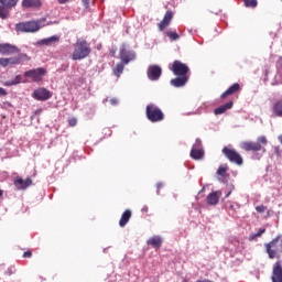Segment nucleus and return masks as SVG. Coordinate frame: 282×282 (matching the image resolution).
I'll return each instance as SVG.
<instances>
[{"instance_id": "16", "label": "nucleus", "mask_w": 282, "mask_h": 282, "mask_svg": "<svg viewBox=\"0 0 282 282\" xmlns=\"http://www.w3.org/2000/svg\"><path fill=\"white\" fill-rule=\"evenodd\" d=\"M0 54H19V48L11 44H0Z\"/></svg>"}, {"instance_id": "10", "label": "nucleus", "mask_w": 282, "mask_h": 282, "mask_svg": "<svg viewBox=\"0 0 282 282\" xmlns=\"http://www.w3.org/2000/svg\"><path fill=\"white\" fill-rule=\"evenodd\" d=\"M119 57L121 59V63L124 65H128V63H131V61H135V53L133 51L127 50V45H121Z\"/></svg>"}, {"instance_id": "42", "label": "nucleus", "mask_w": 282, "mask_h": 282, "mask_svg": "<svg viewBox=\"0 0 282 282\" xmlns=\"http://www.w3.org/2000/svg\"><path fill=\"white\" fill-rule=\"evenodd\" d=\"M162 186H164L162 183H158L156 184V188L160 191L162 188Z\"/></svg>"}, {"instance_id": "6", "label": "nucleus", "mask_w": 282, "mask_h": 282, "mask_svg": "<svg viewBox=\"0 0 282 282\" xmlns=\"http://www.w3.org/2000/svg\"><path fill=\"white\" fill-rule=\"evenodd\" d=\"M17 32H39L41 30V21L20 22L15 25Z\"/></svg>"}, {"instance_id": "1", "label": "nucleus", "mask_w": 282, "mask_h": 282, "mask_svg": "<svg viewBox=\"0 0 282 282\" xmlns=\"http://www.w3.org/2000/svg\"><path fill=\"white\" fill-rule=\"evenodd\" d=\"M170 69L172 74L176 76L170 82L172 87H184V85L188 83V78H189L188 74H191V68L188 67V65L176 59L173 62Z\"/></svg>"}, {"instance_id": "34", "label": "nucleus", "mask_w": 282, "mask_h": 282, "mask_svg": "<svg viewBox=\"0 0 282 282\" xmlns=\"http://www.w3.org/2000/svg\"><path fill=\"white\" fill-rule=\"evenodd\" d=\"M76 124H78V119H76L75 117L68 119L69 127H76Z\"/></svg>"}, {"instance_id": "36", "label": "nucleus", "mask_w": 282, "mask_h": 282, "mask_svg": "<svg viewBox=\"0 0 282 282\" xmlns=\"http://www.w3.org/2000/svg\"><path fill=\"white\" fill-rule=\"evenodd\" d=\"M24 259H32V251L28 250L23 253Z\"/></svg>"}, {"instance_id": "14", "label": "nucleus", "mask_w": 282, "mask_h": 282, "mask_svg": "<svg viewBox=\"0 0 282 282\" xmlns=\"http://www.w3.org/2000/svg\"><path fill=\"white\" fill-rule=\"evenodd\" d=\"M13 184L17 191H25V188L32 186V178L28 177L25 180H22L21 177L18 176L14 178Z\"/></svg>"}, {"instance_id": "4", "label": "nucleus", "mask_w": 282, "mask_h": 282, "mask_svg": "<svg viewBox=\"0 0 282 282\" xmlns=\"http://www.w3.org/2000/svg\"><path fill=\"white\" fill-rule=\"evenodd\" d=\"M269 259H281L282 235L276 236L273 240L264 245Z\"/></svg>"}, {"instance_id": "31", "label": "nucleus", "mask_w": 282, "mask_h": 282, "mask_svg": "<svg viewBox=\"0 0 282 282\" xmlns=\"http://www.w3.org/2000/svg\"><path fill=\"white\" fill-rule=\"evenodd\" d=\"M246 8H257V0H243Z\"/></svg>"}, {"instance_id": "37", "label": "nucleus", "mask_w": 282, "mask_h": 282, "mask_svg": "<svg viewBox=\"0 0 282 282\" xmlns=\"http://www.w3.org/2000/svg\"><path fill=\"white\" fill-rule=\"evenodd\" d=\"M0 96H8V90L4 88L0 87Z\"/></svg>"}, {"instance_id": "24", "label": "nucleus", "mask_w": 282, "mask_h": 282, "mask_svg": "<svg viewBox=\"0 0 282 282\" xmlns=\"http://www.w3.org/2000/svg\"><path fill=\"white\" fill-rule=\"evenodd\" d=\"M58 41H61V36L58 35H53L51 37H46V39H43L41 40V44L42 45H52V43H58Z\"/></svg>"}, {"instance_id": "27", "label": "nucleus", "mask_w": 282, "mask_h": 282, "mask_svg": "<svg viewBox=\"0 0 282 282\" xmlns=\"http://www.w3.org/2000/svg\"><path fill=\"white\" fill-rule=\"evenodd\" d=\"M23 80L21 75H17L13 80L4 82V87H12L13 85H19Z\"/></svg>"}, {"instance_id": "2", "label": "nucleus", "mask_w": 282, "mask_h": 282, "mask_svg": "<svg viewBox=\"0 0 282 282\" xmlns=\"http://www.w3.org/2000/svg\"><path fill=\"white\" fill-rule=\"evenodd\" d=\"M265 147H268V137L265 135L258 137L256 141H243L240 143L242 151H252V153H259V151L265 153Z\"/></svg>"}, {"instance_id": "44", "label": "nucleus", "mask_w": 282, "mask_h": 282, "mask_svg": "<svg viewBox=\"0 0 282 282\" xmlns=\"http://www.w3.org/2000/svg\"><path fill=\"white\" fill-rule=\"evenodd\" d=\"M67 1H69V0H58V3H67Z\"/></svg>"}, {"instance_id": "20", "label": "nucleus", "mask_w": 282, "mask_h": 282, "mask_svg": "<svg viewBox=\"0 0 282 282\" xmlns=\"http://www.w3.org/2000/svg\"><path fill=\"white\" fill-rule=\"evenodd\" d=\"M207 204L209 206H217V204H219V193L218 192H212L207 196Z\"/></svg>"}, {"instance_id": "29", "label": "nucleus", "mask_w": 282, "mask_h": 282, "mask_svg": "<svg viewBox=\"0 0 282 282\" xmlns=\"http://www.w3.org/2000/svg\"><path fill=\"white\" fill-rule=\"evenodd\" d=\"M264 232H265V228H260L257 234H252L249 237V241H254L257 237H261V235H263Z\"/></svg>"}, {"instance_id": "18", "label": "nucleus", "mask_w": 282, "mask_h": 282, "mask_svg": "<svg viewBox=\"0 0 282 282\" xmlns=\"http://www.w3.org/2000/svg\"><path fill=\"white\" fill-rule=\"evenodd\" d=\"M129 219H131V209H126L122 213L121 218L119 220L120 228H124V226H127V224H129Z\"/></svg>"}, {"instance_id": "47", "label": "nucleus", "mask_w": 282, "mask_h": 282, "mask_svg": "<svg viewBox=\"0 0 282 282\" xmlns=\"http://www.w3.org/2000/svg\"><path fill=\"white\" fill-rule=\"evenodd\" d=\"M230 209H231V210H235V205H230Z\"/></svg>"}, {"instance_id": "39", "label": "nucleus", "mask_w": 282, "mask_h": 282, "mask_svg": "<svg viewBox=\"0 0 282 282\" xmlns=\"http://www.w3.org/2000/svg\"><path fill=\"white\" fill-rule=\"evenodd\" d=\"M89 3H91V0H83V4L85 8H89Z\"/></svg>"}, {"instance_id": "3", "label": "nucleus", "mask_w": 282, "mask_h": 282, "mask_svg": "<svg viewBox=\"0 0 282 282\" xmlns=\"http://www.w3.org/2000/svg\"><path fill=\"white\" fill-rule=\"evenodd\" d=\"M91 54V46L86 40L78 39L74 44V51L72 53L73 61H83Z\"/></svg>"}, {"instance_id": "26", "label": "nucleus", "mask_w": 282, "mask_h": 282, "mask_svg": "<svg viewBox=\"0 0 282 282\" xmlns=\"http://www.w3.org/2000/svg\"><path fill=\"white\" fill-rule=\"evenodd\" d=\"M123 72H124V63L123 62L117 64V66L112 69L113 75L117 76L118 78H120V75Z\"/></svg>"}, {"instance_id": "35", "label": "nucleus", "mask_w": 282, "mask_h": 282, "mask_svg": "<svg viewBox=\"0 0 282 282\" xmlns=\"http://www.w3.org/2000/svg\"><path fill=\"white\" fill-rule=\"evenodd\" d=\"M257 213H264L268 210V207L265 205H259L256 207Z\"/></svg>"}, {"instance_id": "33", "label": "nucleus", "mask_w": 282, "mask_h": 282, "mask_svg": "<svg viewBox=\"0 0 282 282\" xmlns=\"http://www.w3.org/2000/svg\"><path fill=\"white\" fill-rule=\"evenodd\" d=\"M0 65H1V67H8V65H10L9 58L1 57Z\"/></svg>"}, {"instance_id": "28", "label": "nucleus", "mask_w": 282, "mask_h": 282, "mask_svg": "<svg viewBox=\"0 0 282 282\" xmlns=\"http://www.w3.org/2000/svg\"><path fill=\"white\" fill-rule=\"evenodd\" d=\"M23 61V55L17 57H9V65H21Z\"/></svg>"}, {"instance_id": "38", "label": "nucleus", "mask_w": 282, "mask_h": 282, "mask_svg": "<svg viewBox=\"0 0 282 282\" xmlns=\"http://www.w3.org/2000/svg\"><path fill=\"white\" fill-rule=\"evenodd\" d=\"M43 113V108H39L34 111V116H41Z\"/></svg>"}, {"instance_id": "13", "label": "nucleus", "mask_w": 282, "mask_h": 282, "mask_svg": "<svg viewBox=\"0 0 282 282\" xmlns=\"http://www.w3.org/2000/svg\"><path fill=\"white\" fill-rule=\"evenodd\" d=\"M271 281L272 282H282V262H281V260H278L273 265Z\"/></svg>"}, {"instance_id": "23", "label": "nucleus", "mask_w": 282, "mask_h": 282, "mask_svg": "<svg viewBox=\"0 0 282 282\" xmlns=\"http://www.w3.org/2000/svg\"><path fill=\"white\" fill-rule=\"evenodd\" d=\"M191 158L193 160H202V158H204V150L203 149H197V148H192Z\"/></svg>"}, {"instance_id": "40", "label": "nucleus", "mask_w": 282, "mask_h": 282, "mask_svg": "<svg viewBox=\"0 0 282 282\" xmlns=\"http://www.w3.org/2000/svg\"><path fill=\"white\" fill-rule=\"evenodd\" d=\"M118 102H119L118 98L110 99V104L113 105V106L118 105Z\"/></svg>"}, {"instance_id": "12", "label": "nucleus", "mask_w": 282, "mask_h": 282, "mask_svg": "<svg viewBox=\"0 0 282 282\" xmlns=\"http://www.w3.org/2000/svg\"><path fill=\"white\" fill-rule=\"evenodd\" d=\"M149 80H160V76H162V67L158 65H150L147 72Z\"/></svg>"}, {"instance_id": "30", "label": "nucleus", "mask_w": 282, "mask_h": 282, "mask_svg": "<svg viewBox=\"0 0 282 282\" xmlns=\"http://www.w3.org/2000/svg\"><path fill=\"white\" fill-rule=\"evenodd\" d=\"M166 36L172 41H177V39H180V34L176 31H167Z\"/></svg>"}, {"instance_id": "11", "label": "nucleus", "mask_w": 282, "mask_h": 282, "mask_svg": "<svg viewBox=\"0 0 282 282\" xmlns=\"http://www.w3.org/2000/svg\"><path fill=\"white\" fill-rule=\"evenodd\" d=\"M32 97L34 98V100L45 101L52 98V93H50V90H47L46 88H37L33 91Z\"/></svg>"}, {"instance_id": "43", "label": "nucleus", "mask_w": 282, "mask_h": 282, "mask_svg": "<svg viewBox=\"0 0 282 282\" xmlns=\"http://www.w3.org/2000/svg\"><path fill=\"white\" fill-rule=\"evenodd\" d=\"M7 274H8L9 276H12V270L8 269Z\"/></svg>"}, {"instance_id": "8", "label": "nucleus", "mask_w": 282, "mask_h": 282, "mask_svg": "<svg viewBox=\"0 0 282 282\" xmlns=\"http://www.w3.org/2000/svg\"><path fill=\"white\" fill-rule=\"evenodd\" d=\"M223 154L225 158H227V160H229V162L237 164V166H241V164H243V158H241V154L234 149L225 147L223 149Z\"/></svg>"}, {"instance_id": "32", "label": "nucleus", "mask_w": 282, "mask_h": 282, "mask_svg": "<svg viewBox=\"0 0 282 282\" xmlns=\"http://www.w3.org/2000/svg\"><path fill=\"white\" fill-rule=\"evenodd\" d=\"M226 171H228V167L219 166L217 170V175H220V177H225Z\"/></svg>"}, {"instance_id": "5", "label": "nucleus", "mask_w": 282, "mask_h": 282, "mask_svg": "<svg viewBox=\"0 0 282 282\" xmlns=\"http://www.w3.org/2000/svg\"><path fill=\"white\" fill-rule=\"evenodd\" d=\"M145 116L150 122H162L164 120V112L154 104H149L145 108Z\"/></svg>"}, {"instance_id": "49", "label": "nucleus", "mask_w": 282, "mask_h": 282, "mask_svg": "<svg viewBox=\"0 0 282 282\" xmlns=\"http://www.w3.org/2000/svg\"><path fill=\"white\" fill-rule=\"evenodd\" d=\"M182 282H188V280L184 279Z\"/></svg>"}, {"instance_id": "21", "label": "nucleus", "mask_w": 282, "mask_h": 282, "mask_svg": "<svg viewBox=\"0 0 282 282\" xmlns=\"http://www.w3.org/2000/svg\"><path fill=\"white\" fill-rule=\"evenodd\" d=\"M147 245L152 246V248L156 249L162 248V238L159 236H154L147 241Z\"/></svg>"}, {"instance_id": "19", "label": "nucleus", "mask_w": 282, "mask_h": 282, "mask_svg": "<svg viewBox=\"0 0 282 282\" xmlns=\"http://www.w3.org/2000/svg\"><path fill=\"white\" fill-rule=\"evenodd\" d=\"M232 101H228L225 105H221L218 108H215L214 113L215 116H221V113H226V111H228V109H232Z\"/></svg>"}, {"instance_id": "41", "label": "nucleus", "mask_w": 282, "mask_h": 282, "mask_svg": "<svg viewBox=\"0 0 282 282\" xmlns=\"http://www.w3.org/2000/svg\"><path fill=\"white\" fill-rule=\"evenodd\" d=\"M141 210H142V213H149V207L144 206Z\"/></svg>"}, {"instance_id": "25", "label": "nucleus", "mask_w": 282, "mask_h": 282, "mask_svg": "<svg viewBox=\"0 0 282 282\" xmlns=\"http://www.w3.org/2000/svg\"><path fill=\"white\" fill-rule=\"evenodd\" d=\"M273 113H274V116H276L278 118H282V99L278 100V101L273 105Z\"/></svg>"}, {"instance_id": "22", "label": "nucleus", "mask_w": 282, "mask_h": 282, "mask_svg": "<svg viewBox=\"0 0 282 282\" xmlns=\"http://www.w3.org/2000/svg\"><path fill=\"white\" fill-rule=\"evenodd\" d=\"M42 2L41 0H23L22 7L23 8H41Z\"/></svg>"}, {"instance_id": "7", "label": "nucleus", "mask_w": 282, "mask_h": 282, "mask_svg": "<svg viewBox=\"0 0 282 282\" xmlns=\"http://www.w3.org/2000/svg\"><path fill=\"white\" fill-rule=\"evenodd\" d=\"M45 74H47V69L39 67L24 72V77L31 78L33 83H43Z\"/></svg>"}, {"instance_id": "17", "label": "nucleus", "mask_w": 282, "mask_h": 282, "mask_svg": "<svg viewBox=\"0 0 282 282\" xmlns=\"http://www.w3.org/2000/svg\"><path fill=\"white\" fill-rule=\"evenodd\" d=\"M241 89V86L239 83H235L231 85L225 93L221 94L220 98L226 99L228 96H232L234 94H237Z\"/></svg>"}, {"instance_id": "9", "label": "nucleus", "mask_w": 282, "mask_h": 282, "mask_svg": "<svg viewBox=\"0 0 282 282\" xmlns=\"http://www.w3.org/2000/svg\"><path fill=\"white\" fill-rule=\"evenodd\" d=\"M19 3V0H0V19H8L10 10Z\"/></svg>"}, {"instance_id": "15", "label": "nucleus", "mask_w": 282, "mask_h": 282, "mask_svg": "<svg viewBox=\"0 0 282 282\" xmlns=\"http://www.w3.org/2000/svg\"><path fill=\"white\" fill-rule=\"evenodd\" d=\"M171 21H173V11L169 10L165 12L163 20L158 24V28L161 32L166 30L169 25H171Z\"/></svg>"}, {"instance_id": "46", "label": "nucleus", "mask_w": 282, "mask_h": 282, "mask_svg": "<svg viewBox=\"0 0 282 282\" xmlns=\"http://www.w3.org/2000/svg\"><path fill=\"white\" fill-rule=\"evenodd\" d=\"M0 197H3V189H0Z\"/></svg>"}, {"instance_id": "45", "label": "nucleus", "mask_w": 282, "mask_h": 282, "mask_svg": "<svg viewBox=\"0 0 282 282\" xmlns=\"http://www.w3.org/2000/svg\"><path fill=\"white\" fill-rule=\"evenodd\" d=\"M111 56H116V51L110 52Z\"/></svg>"}, {"instance_id": "48", "label": "nucleus", "mask_w": 282, "mask_h": 282, "mask_svg": "<svg viewBox=\"0 0 282 282\" xmlns=\"http://www.w3.org/2000/svg\"><path fill=\"white\" fill-rule=\"evenodd\" d=\"M230 193H231V192H229V193L226 195V197H230Z\"/></svg>"}]
</instances>
